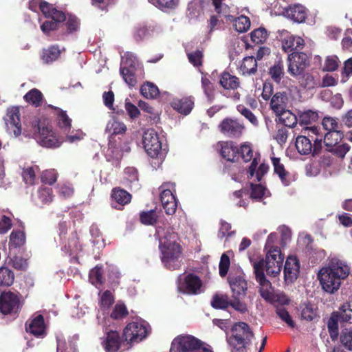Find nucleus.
<instances>
[{"instance_id": "obj_1", "label": "nucleus", "mask_w": 352, "mask_h": 352, "mask_svg": "<svg viewBox=\"0 0 352 352\" xmlns=\"http://www.w3.org/2000/svg\"><path fill=\"white\" fill-rule=\"evenodd\" d=\"M351 272L347 263L338 257H331L326 266L322 267L318 273L320 285L326 292L333 294L338 291L342 282Z\"/></svg>"}, {"instance_id": "obj_2", "label": "nucleus", "mask_w": 352, "mask_h": 352, "mask_svg": "<svg viewBox=\"0 0 352 352\" xmlns=\"http://www.w3.org/2000/svg\"><path fill=\"white\" fill-rule=\"evenodd\" d=\"M156 234L160 238L162 263L170 270L178 269L181 266L182 248L177 242V234L173 231L165 232L162 227L156 228Z\"/></svg>"}, {"instance_id": "obj_3", "label": "nucleus", "mask_w": 352, "mask_h": 352, "mask_svg": "<svg viewBox=\"0 0 352 352\" xmlns=\"http://www.w3.org/2000/svg\"><path fill=\"white\" fill-rule=\"evenodd\" d=\"M29 8L34 12L41 10L46 18V20L41 24V30L45 34L58 28L60 25L66 20V16L63 11L43 0H31L29 2Z\"/></svg>"}, {"instance_id": "obj_4", "label": "nucleus", "mask_w": 352, "mask_h": 352, "mask_svg": "<svg viewBox=\"0 0 352 352\" xmlns=\"http://www.w3.org/2000/svg\"><path fill=\"white\" fill-rule=\"evenodd\" d=\"M254 336L249 326L245 322H238L232 328V335L228 338L229 344L232 347V352H253L257 346H253L252 339Z\"/></svg>"}, {"instance_id": "obj_5", "label": "nucleus", "mask_w": 352, "mask_h": 352, "mask_svg": "<svg viewBox=\"0 0 352 352\" xmlns=\"http://www.w3.org/2000/svg\"><path fill=\"white\" fill-rule=\"evenodd\" d=\"M315 126H305L302 129L304 135L298 136L296 140V147L302 155H308L313 151L317 154L322 147V135L318 133Z\"/></svg>"}, {"instance_id": "obj_6", "label": "nucleus", "mask_w": 352, "mask_h": 352, "mask_svg": "<svg viewBox=\"0 0 352 352\" xmlns=\"http://www.w3.org/2000/svg\"><path fill=\"white\" fill-rule=\"evenodd\" d=\"M23 135L32 137L38 144L46 148H57L63 142L56 136L51 127L45 126L36 121L32 124L30 129L23 131Z\"/></svg>"}, {"instance_id": "obj_7", "label": "nucleus", "mask_w": 352, "mask_h": 352, "mask_svg": "<svg viewBox=\"0 0 352 352\" xmlns=\"http://www.w3.org/2000/svg\"><path fill=\"white\" fill-rule=\"evenodd\" d=\"M23 135L32 137L38 144L46 148H57L63 142L56 136L51 127L45 126L36 121L32 124L30 129L23 131Z\"/></svg>"}, {"instance_id": "obj_8", "label": "nucleus", "mask_w": 352, "mask_h": 352, "mask_svg": "<svg viewBox=\"0 0 352 352\" xmlns=\"http://www.w3.org/2000/svg\"><path fill=\"white\" fill-rule=\"evenodd\" d=\"M170 352H212L203 342L191 335H179L173 340Z\"/></svg>"}, {"instance_id": "obj_9", "label": "nucleus", "mask_w": 352, "mask_h": 352, "mask_svg": "<svg viewBox=\"0 0 352 352\" xmlns=\"http://www.w3.org/2000/svg\"><path fill=\"white\" fill-rule=\"evenodd\" d=\"M142 142L145 151L151 157L162 159L165 155V149H162L159 135L154 129H148L144 133Z\"/></svg>"}, {"instance_id": "obj_10", "label": "nucleus", "mask_w": 352, "mask_h": 352, "mask_svg": "<svg viewBox=\"0 0 352 352\" xmlns=\"http://www.w3.org/2000/svg\"><path fill=\"white\" fill-rule=\"evenodd\" d=\"M177 289L179 292L196 295L202 292V281L194 274H184L179 276Z\"/></svg>"}, {"instance_id": "obj_11", "label": "nucleus", "mask_w": 352, "mask_h": 352, "mask_svg": "<svg viewBox=\"0 0 352 352\" xmlns=\"http://www.w3.org/2000/svg\"><path fill=\"white\" fill-rule=\"evenodd\" d=\"M138 66V61L133 54L126 52L122 56L120 73L126 83L130 87H133L136 83L134 72Z\"/></svg>"}, {"instance_id": "obj_12", "label": "nucleus", "mask_w": 352, "mask_h": 352, "mask_svg": "<svg viewBox=\"0 0 352 352\" xmlns=\"http://www.w3.org/2000/svg\"><path fill=\"white\" fill-rule=\"evenodd\" d=\"M148 332V326L144 322H132L124 329L123 338L128 344L139 342L146 337Z\"/></svg>"}, {"instance_id": "obj_13", "label": "nucleus", "mask_w": 352, "mask_h": 352, "mask_svg": "<svg viewBox=\"0 0 352 352\" xmlns=\"http://www.w3.org/2000/svg\"><path fill=\"white\" fill-rule=\"evenodd\" d=\"M160 200L165 212L168 215L173 214L177 209V203L174 195L175 184L164 183L160 186Z\"/></svg>"}, {"instance_id": "obj_14", "label": "nucleus", "mask_w": 352, "mask_h": 352, "mask_svg": "<svg viewBox=\"0 0 352 352\" xmlns=\"http://www.w3.org/2000/svg\"><path fill=\"white\" fill-rule=\"evenodd\" d=\"M284 257L280 251L277 250H267L265 261L263 262V270L270 276L275 277L280 273Z\"/></svg>"}, {"instance_id": "obj_15", "label": "nucleus", "mask_w": 352, "mask_h": 352, "mask_svg": "<svg viewBox=\"0 0 352 352\" xmlns=\"http://www.w3.org/2000/svg\"><path fill=\"white\" fill-rule=\"evenodd\" d=\"M256 280L259 284V293L261 297L267 302L271 300L272 296L274 294V288L270 280H268L263 272V262L258 261L254 265Z\"/></svg>"}, {"instance_id": "obj_16", "label": "nucleus", "mask_w": 352, "mask_h": 352, "mask_svg": "<svg viewBox=\"0 0 352 352\" xmlns=\"http://www.w3.org/2000/svg\"><path fill=\"white\" fill-rule=\"evenodd\" d=\"M288 72L296 76L302 74L309 65V60L306 54L293 52L288 56Z\"/></svg>"}, {"instance_id": "obj_17", "label": "nucleus", "mask_w": 352, "mask_h": 352, "mask_svg": "<svg viewBox=\"0 0 352 352\" xmlns=\"http://www.w3.org/2000/svg\"><path fill=\"white\" fill-rule=\"evenodd\" d=\"M220 131L230 138L240 137L244 129V124L237 119L227 118L219 125Z\"/></svg>"}, {"instance_id": "obj_18", "label": "nucleus", "mask_w": 352, "mask_h": 352, "mask_svg": "<svg viewBox=\"0 0 352 352\" xmlns=\"http://www.w3.org/2000/svg\"><path fill=\"white\" fill-rule=\"evenodd\" d=\"M19 108L12 107L8 109L7 115L5 118L7 131L13 134L15 138L21 134V124L20 120Z\"/></svg>"}, {"instance_id": "obj_19", "label": "nucleus", "mask_w": 352, "mask_h": 352, "mask_svg": "<svg viewBox=\"0 0 352 352\" xmlns=\"http://www.w3.org/2000/svg\"><path fill=\"white\" fill-rule=\"evenodd\" d=\"M228 281L232 292V297H242L245 295L248 284L242 273L239 272L237 275L230 273Z\"/></svg>"}, {"instance_id": "obj_20", "label": "nucleus", "mask_w": 352, "mask_h": 352, "mask_svg": "<svg viewBox=\"0 0 352 352\" xmlns=\"http://www.w3.org/2000/svg\"><path fill=\"white\" fill-rule=\"evenodd\" d=\"M19 307V299L17 295L12 292H6L0 296V310L3 314L16 312Z\"/></svg>"}, {"instance_id": "obj_21", "label": "nucleus", "mask_w": 352, "mask_h": 352, "mask_svg": "<svg viewBox=\"0 0 352 352\" xmlns=\"http://www.w3.org/2000/svg\"><path fill=\"white\" fill-rule=\"evenodd\" d=\"M300 263L296 256H289L285 262L284 268L285 280L287 283L294 282L299 274Z\"/></svg>"}, {"instance_id": "obj_22", "label": "nucleus", "mask_w": 352, "mask_h": 352, "mask_svg": "<svg viewBox=\"0 0 352 352\" xmlns=\"http://www.w3.org/2000/svg\"><path fill=\"white\" fill-rule=\"evenodd\" d=\"M304 40L300 36L287 34L282 39L283 50L287 53L301 50L304 47Z\"/></svg>"}, {"instance_id": "obj_23", "label": "nucleus", "mask_w": 352, "mask_h": 352, "mask_svg": "<svg viewBox=\"0 0 352 352\" xmlns=\"http://www.w3.org/2000/svg\"><path fill=\"white\" fill-rule=\"evenodd\" d=\"M101 343L106 352H116L120 346V335L116 331H109Z\"/></svg>"}, {"instance_id": "obj_24", "label": "nucleus", "mask_w": 352, "mask_h": 352, "mask_svg": "<svg viewBox=\"0 0 352 352\" xmlns=\"http://www.w3.org/2000/svg\"><path fill=\"white\" fill-rule=\"evenodd\" d=\"M284 15L295 22L302 23L306 19L307 10L300 4H295L285 8Z\"/></svg>"}, {"instance_id": "obj_25", "label": "nucleus", "mask_w": 352, "mask_h": 352, "mask_svg": "<svg viewBox=\"0 0 352 352\" xmlns=\"http://www.w3.org/2000/svg\"><path fill=\"white\" fill-rule=\"evenodd\" d=\"M26 331L36 337L43 338L45 335L43 317L41 315H38L32 318L26 327Z\"/></svg>"}, {"instance_id": "obj_26", "label": "nucleus", "mask_w": 352, "mask_h": 352, "mask_svg": "<svg viewBox=\"0 0 352 352\" xmlns=\"http://www.w3.org/2000/svg\"><path fill=\"white\" fill-rule=\"evenodd\" d=\"M258 157L255 156L248 168V173L249 178L252 179L255 176L256 180L260 182L262 179V177L267 173L269 166L267 164L262 163L258 167Z\"/></svg>"}, {"instance_id": "obj_27", "label": "nucleus", "mask_w": 352, "mask_h": 352, "mask_svg": "<svg viewBox=\"0 0 352 352\" xmlns=\"http://www.w3.org/2000/svg\"><path fill=\"white\" fill-rule=\"evenodd\" d=\"M171 106L179 113L184 115H188L193 108L194 100L191 97L175 99L171 102Z\"/></svg>"}, {"instance_id": "obj_28", "label": "nucleus", "mask_w": 352, "mask_h": 352, "mask_svg": "<svg viewBox=\"0 0 352 352\" xmlns=\"http://www.w3.org/2000/svg\"><path fill=\"white\" fill-rule=\"evenodd\" d=\"M333 316L340 322L352 324V300L343 303L337 311L333 312Z\"/></svg>"}, {"instance_id": "obj_29", "label": "nucleus", "mask_w": 352, "mask_h": 352, "mask_svg": "<svg viewBox=\"0 0 352 352\" xmlns=\"http://www.w3.org/2000/svg\"><path fill=\"white\" fill-rule=\"evenodd\" d=\"M219 146L221 155L224 159L230 162L234 160L239 150L232 142H221Z\"/></svg>"}, {"instance_id": "obj_30", "label": "nucleus", "mask_w": 352, "mask_h": 352, "mask_svg": "<svg viewBox=\"0 0 352 352\" xmlns=\"http://www.w3.org/2000/svg\"><path fill=\"white\" fill-rule=\"evenodd\" d=\"M124 184L131 188V190H138L140 188L138 183V173L135 168L128 167L124 170Z\"/></svg>"}, {"instance_id": "obj_31", "label": "nucleus", "mask_w": 352, "mask_h": 352, "mask_svg": "<svg viewBox=\"0 0 352 352\" xmlns=\"http://www.w3.org/2000/svg\"><path fill=\"white\" fill-rule=\"evenodd\" d=\"M272 162L274 166V172L277 174L284 186L289 185L291 179L289 174L284 168V166L280 162V159L272 157Z\"/></svg>"}, {"instance_id": "obj_32", "label": "nucleus", "mask_w": 352, "mask_h": 352, "mask_svg": "<svg viewBox=\"0 0 352 352\" xmlns=\"http://www.w3.org/2000/svg\"><path fill=\"white\" fill-rule=\"evenodd\" d=\"M270 105L272 109L276 113V115L277 113H280V112H282L286 108V95L280 92L276 93L272 98Z\"/></svg>"}, {"instance_id": "obj_33", "label": "nucleus", "mask_w": 352, "mask_h": 352, "mask_svg": "<svg viewBox=\"0 0 352 352\" xmlns=\"http://www.w3.org/2000/svg\"><path fill=\"white\" fill-rule=\"evenodd\" d=\"M52 189L50 187H41L37 191L35 202L37 205L49 204L53 200Z\"/></svg>"}, {"instance_id": "obj_34", "label": "nucleus", "mask_w": 352, "mask_h": 352, "mask_svg": "<svg viewBox=\"0 0 352 352\" xmlns=\"http://www.w3.org/2000/svg\"><path fill=\"white\" fill-rule=\"evenodd\" d=\"M301 318L306 320H313L318 316L317 307L310 302L302 303L299 308Z\"/></svg>"}, {"instance_id": "obj_35", "label": "nucleus", "mask_w": 352, "mask_h": 352, "mask_svg": "<svg viewBox=\"0 0 352 352\" xmlns=\"http://www.w3.org/2000/svg\"><path fill=\"white\" fill-rule=\"evenodd\" d=\"M318 114L316 111L312 110H305L298 112V122L300 125H311L317 122Z\"/></svg>"}, {"instance_id": "obj_36", "label": "nucleus", "mask_w": 352, "mask_h": 352, "mask_svg": "<svg viewBox=\"0 0 352 352\" xmlns=\"http://www.w3.org/2000/svg\"><path fill=\"white\" fill-rule=\"evenodd\" d=\"M219 82L226 89H236L240 85L237 77L227 72H224L221 74Z\"/></svg>"}, {"instance_id": "obj_37", "label": "nucleus", "mask_w": 352, "mask_h": 352, "mask_svg": "<svg viewBox=\"0 0 352 352\" xmlns=\"http://www.w3.org/2000/svg\"><path fill=\"white\" fill-rule=\"evenodd\" d=\"M278 121L288 127H294L297 124L298 118L297 116L289 110L284 109L280 113L276 114Z\"/></svg>"}, {"instance_id": "obj_38", "label": "nucleus", "mask_w": 352, "mask_h": 352, "mask_svg": "<svg viewBox=\"0 0 352 352\" xmlns=\"http://www.w3.org/2000/svg\"><path fill=\"white\" fill-rule=\"evenodd\" d=\"M257 63L254 56H248L243 58L240 70L243 75L254 74L256 71Z\"/></svg>"}, {"instance_id": "obj_39", "label": "nucleus", "mask_w": 352, "mask_h": 352, "mask_svg": "<svg viewBox=\"0 0 352 352\" xmlns=\"http://www.w3.org/2000/svg\"><path fill=\"white\" fill-rule=\"evenodd\" d=\"M300 86L307 90L312 89L317 86V82L313 76L309 73H302L300 75L296 76Z\"/></svg>"}, {"instance_id": "obj_40", "label": "nucleus", "mask_w": 352, "mask_h": 352, "mask_svg": "<svg viewBox=\"0 0 352 352\" xmlns=\"http://www.w3.org/2000/svg\"><path fill=\"white\" fill-rule=\"evenodd\" d=\"M111 197L116 204L120 206L129 204L131 199V195L129 192L120 188H114L113 190Z\"/></svg>"}, {"instance_id": "obj_41", "label": "nucleus", "mask_w": 352, "mask_h": 352, "mask_svg": "<svg viewBox=\"0 0 352 352\" xmlns=\"http://www.w3.org/2000/svg\"><path fill=\"white\" fill-rule=\"evenodd\" d=\"M141 94L148 99H153L159 96L158 87L153 83L146 82L140 88Z\"/></svg>"}, {"instance_id": "obj_42", "label": "nucleus", "mask_w": 352, "mask_h": 352, "mask_svg": "<svg viewBox=\"0 0 352 352\" xmlns=\"http://www.w3.org/2000/svg\"><path fill=\"white\" fill-rule=\"evenodd\" d=\"M126 130V125L123 122L114 119L107 123L105 129V131L111 135L122 134Z\"/></svg>"}, {"instance_id": "obj_43", "label": "nucleus", "mask_w": 352, "mask_h": 352, "mask_svg": "<svg viewBox=\"0 0 352 352\" xmlns=\"http://www.w3.org/2000/svg\"><path fill=\"white\" fill-rule=\"evenodd\" d=\"M14 275L8 267L0 268V287H9L12 285Z\"/></svg>"}, {"instance_id": "obj_44", "label": "nucleus", "mask_w": 352, "mask_h": 352, "mask_svg": "<svg viewBox=\"0 0 352 352\" xmlns=\"http://www.w3.org/2000/svg\"><path fill=\"white\" fill-rule=\"evenodd\" d=\"M24 99L28 103L35 107H38L42 103L43 94L39 90L32 89L24 96Z\"/></svg>"}, {"instance_id": "obj_45", "label": "nucleus", "mask_w": 352, "mask_h": 352, "mask_svg": "<svg viewBox=\"0 0 352 352\" xmlns=\"http://www.w3.org/2000/svg\"><path fill=\"white\" fill-rule=\"evenodd\" d=\"M57 122L63 133L69 132L72 128V120L67 116L65 111H59L57 116Z\"/></svg>"}, {"instance_id": "obj_46", "label": "nucleus", "mask_w": 352, "mask_h": 352, "mask_svg": "<svg viewBox=\"0 0 352 352\" xmlns=\"http://www.w3.org/2000/svg\"><path fill=\"white\" fill-rule=\"evenodd\" d=\"M252 191L250 197L252 199L260 200L263 197H268L269 191L262 184H252Z\"/></svg>"}, {"instance_id": "obj_47", "label": "nucleus", "mask_w": 352, "mask_h": 352, "mask_svg": "<svg viewBox=\"0 0 352 352\" xmlns=\"http://www.w3.org/2000/svg\"><path fill=\"white\" fill-rule=\"evenodd\" d=\"M342 139L340 131L327 132L323 137V142L327 146H333L337 144Z\"/></svg>"}, {"instance_id": "obj_48", "label": "nucleus", "mask_w": 352, "mask_h": 352, "mask_svg": "<svg viewBox=\"0 0 352 352\" xmlns=\"http://www.w3.org/2000/svg\"><path fill=\"white\" fill-rule=\"evenodd\" d=\"M60 51L56 46H52L47 50H45L43 52L42 60L46 63H52L56 60L60 56Z\"/></svg>"}, {"instance_id": "obj_49", "label": "nucleus", "mask_w": 352, "mask_h": 352, "mask_svg": "<svg viewBox=\"0 0 352 352\" xmlns=\"http://www.w3.org/2000/svg\"><path fill=\"white\" fill-rule=\"evenodd\" d=\"M230 300L227 295H216L213 297L211 305L217 309H226L230 306Z\"/></svg>"}, {"instance_id": "obj_50", "label": "nucleus", "mask_w": 352, "mask_h": 352, "mask_svg": "<svg viewBox=\"0 0 352 352\" xmlns=\"http://www.w3.org/2000/svg\"><path fill=\"white\" fill-rule=\"evenodd\" d=\"M25 241V236L22 231H13L10 236L9 245L16 248L23 245Z\"/></svg>"}, {"instance_id": "obj_51", "label": "nucleus", "mask_w": 352, "mask_h": 352, "mask_svg": "<svg viewBox=\"0 0 352 352\" xmlns=\"http://www.w3.org/2000/svg\"><path fill=\"white\" fill-rule=\"evenodd\" d=\"M234 26L239 32H246L250 27V20L248 16L241 15L234 21Z\"/></svg>"}, {"instance_id": "obj_52", "label": "nucleus", "mask_w": 352, "mask_h": 352, "mask_svg": "<svg viewBox=\"0 0 352 352\" xmlns=\"http://www.w3.org/2000/svg\"><path fill=\"white\" fill-rule=\"evenodd\" d=\"M341 344L348 350L352 351V327L343 329L340 333Z\"/></svg>"}, {"instance_id": "obj_53", "label": "nucleus", "mask_w": 352, "mask_h": 352, "mask_svg": "<svg viewBox=\"0 0 352 352\" xmlns=\"http://www.w3.org/2000/svg\"><path fill=\"white\" fill-rule=\"evenodd\" d=\"M89 281L96 287L100 286L103 283L102 270L101 267L96 266L90 271Z\"/></svg>"}, {"instance_id": "obj_54", "label": "nucleus", "mask_w": 352, "mask_h": 352, "mask_svg": "<svg viewBox=\"0 0 352 352\" xmlns=\"http://www.w3.org/2000/svg\"><path fill=\"white\" fill-rule=\"evenodd\" d=\"M268 36L267 30L263 28H259L253 30L250 34L251 40L256 44L265 42Z\"/></svg>"}, {"instance_id": "obj_55", "label": "nucleus", "mask_w": 352, "mask_h": 352, "mask_svg": "<svg viewBox=\"0 0 352 352\" xmlns=\"http://www.w3.org/2000/svg\"><path fill=\"white\" fill-rule=\"evenodd\" d=\"M270 74L272 78L276 82H279L284 74L283 63L281 61L276 63L270 69Z\"/></svg>"}, {"instance_id": "obj_56", "label": "nucleus", "mask_w": 352, "mask_h": 352, "mask_svg": "<svg viewBox=\"0 0 352 352\" xmlns=\"http://www.w3.org/2000/svg\"><path fill=\"white\" fill-rule=\"evenodd\" d=\"M39 171L37 166L28 167L23 172V180L27 184L32 185L34 183L36 173Z\"/></svg>"}, {"instance_id": "obj_57", "label": "nucleus", "mask_w": 352, "mask_h": 352, "mask_svg": "<svg viewBox=\"0 0 352 352\" xmlns=\"http://www.w3.org/2000/svg\"><path fill=\"white\" fill-rule=\"evenodd\" d=\"M271 300L268 302L274 305L277 307H282V306L289 304V299L283 292H276L272 296Z\"/></svg>"}, {"instance_id": "obj_58", "label": "nucleus", "mask_w": 352, "mask_h": 352, "mask_svg": "<svg viewBox=\"0 0 352 352\" xmlns=\"http://www.w3.org/2000/svg\"><path fill=\"white\" fill-rule=\"evenodd\" d=\"M140 221L145 225H153L157 221V215L156 211L151 210L140 213Z\"/></svg>"}, {"instance_id": "obj_59", "label": "nucleus", "mask_w": 352, "mask_h": 352, "mask_svg": "<svg viewBox=\"0 0 352 352\" xmlns=\"http://www.w3.org/2000/svg\"><path fill=\"white\" fill-rule=\"evenodd\" d=\"M237 111L243 115L246 119H248L251 124L254 126H257L258 125V121L256 116L248 109L243 105H238Z\"/></svg>"}, {"instance_id": "obj_60", "label": "nucleus", "mask_w": 352, "mask_h": 352, "mask_svg": "<svg viewBox=\"0 0 352 352\" xmlns=\"http://www.w3.org/2000/svg\"><path fill=\"white\" fill-rule=\"evenodd\" d=\"M276 314L279 316V318L284 321L289 327L291 328L295 327V322L292 320L288 311L283 307H277L276 308Z\"/></svg>"}, {"instance_id": "obj_61", "label": "nucleus", "mask_w": 352, "mask_h": 352, "mask_svg": "<svg viewBox=\"0 0 352 352\" xmlns=\"http://www.w3.org/2000/svg\"><path fill=\"white\" fill-rule=\"evenodd\" d=\"M149 2L155 5L156 7H158L161 9L163 8H169L173 9L175 8L178 3L179 0H148Z\"/></svg>"}, {"instance_id": "obj_62", "label": "nucleus", "mask_w": 352, "mask_h": 352, "mask_svg": "<svg viewBox=\"0 0 352 352\" xmlns=\"http://www.w3.org/2000/svg\"><path fill=\"white\" fill-rule=\"evenodd\" d=\"M201 85L207 98L211 100L213 98V86L206 75L201 77Z\"/></svg>"}, {"instance_id": "obj_63", "label": "nucleus", "mask_w": 352, "mask_h": 352, "mask_svg": "<svg viewBox=\"0 0 352 352\" xmlns=\"http://www.w3.org/2000/svg\"><path fill=\"white\" fill-rule=\"evenodd\" d=\"M230 258L227 255V254L224 253L222 254L221 257V260L219 262V275L221 277H224L226 276L229 267H230Z\"/></svg>"}, {"instance_id": "obj_64", "label": "nucleus", "mask_w": 352, "mask_h": 352, "mask_svg": "<svg viewBox=\"0 0 352 352\" xmlns=\"http://www.w3.org/2000/svg\"><path fill=\"white\" fill-rule=\"evenodd\" d=\"M57 179V173L54 169L47 170L42 173L41 180L50 185L53 184Z\"/></svg>"}]
</instances>
